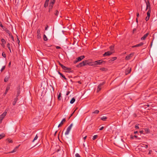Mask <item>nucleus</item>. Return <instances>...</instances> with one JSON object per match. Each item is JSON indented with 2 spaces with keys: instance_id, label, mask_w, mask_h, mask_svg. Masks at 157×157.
<instances>
[{
  "instance_id": "nucleus-2",
  "label": "nucleus",
  "mask_w": 157,
  "mask_h": 157,
  "mask_svg": "<svg viewBox=\"0 0 157 157\" xmlns=\"http://www.w3.org/2000/svg\"><path fill=\"white\" fill-rule=\"evenodd\" d=\"M62 68L65 71L67 72H72L71 69L70 68L64 66H62Z\"/></svg>"
},
{
  "instance_id": "nucleus-18",
  "label": "nucleus",
  "mask_w": 157,
  "mask_h": 157,
  "mask_svg": "<svg viewBox=\"0 0 157 157\" xmlns=\"http://www.w3.org/2000/svg\"><path fill=\"white\" fill-rule=\"evenodd\" d=\"M70 130H71L70 129H69V128H67L66 132H65V134L66 135H68L69 134Z\"/></svg>"
},
{
  "instance_id": "nucleus-15",
  "label": "nucleus",
  "mask_w": 157,
  "mask_h": 157,
  "mask_svg": "<svg viewBox=\"0 0 157 157\" xmlns=\"http://www.w3.org/2000/svg\"><path fill=\"white\" fill-rule=\"evenodd\" d=\"M53 6V5L52 4H49V12H50L51 10L52 9Z\"/></svg>"
},
{
  "instance_id": "nucleus-39",
  "label": "nucleus",
  "mask_w": 157,
  "mask_h": 157,
  "mask_svg": "<svg viewBox=\"0 0 157 157\" xmlns=\"http://www.w3.org/2000/svg\"><path fill=\"white\" fill-rule=\"evenodd\" d=\"M38 138V136H37V135H36L35 137L34 138V139L33 140V141H34L35 140H36Z\"/></svg>"
},
{
  "instance_id": "nucleus-50",
  "label": "nucleus",
  "mask_w": 157,
  "mask_h": 157,
  "mask_svg": "<svg viewBox=\"0 0 157 157\" xmlns=\"http://www.w3.org/2000/svg\"><path fill=\"white\" fill-rule=\"evenodd\" d=\"M104 128V127H103V126H102L101 127V128H99V130H102L103 128Z\"/></svg>"
},
{
  "instance_id": "nucleus-20",
  "label": "nucleus",
  "mask_w": 157,
  "mask_h": 157,
  "mask_svg": "<svg viewBox=\"0 0 157 157\" xmlns=\"http://www.w3.org/2000/svg\"><path fill=\"white\" fill-rule=\"evenodd\" d=\"M5 136V135L4 133H2L0 134V140L2 139Z\"/></svg>"
},
{
  "instance_id": "nucleus-56",
  "label": "nucleus",
  "mask_w": 157,
  "mask_h": 157,
  "mask_svg": "<svg viewBox=\"0 0 157 157\" xmlns=\"http://www.w3.org/2000/svg\"><path fill=\"white\" fill-rule=\"evenodd\" d=\"M74 112H75V111L71 114L70 116L69 117V119L70 118V117H71L72 116V115L73 114V113H74Z\"/></svg>"
},
{
  "instance_id": "nucleus-41",
  "label": "nucleus",
  "mask_w": 157,
  "mask_h": 157,
  "mask_svg": "<svg viewBox=\"0 0 157 157\" xmlns=\"http://www.w3.org/2000/svg\"><path fill=\"white\" fill-rule=\"evenodd\" d=\"M6 33H7L10 35V36L11 33H10V31L9 30H8V29H7L6 30Z\"/></svg>"
},
{
  "instance_id": "nucleus-9",
  "label": "nucleus",
  "mask_w": 157,
  "mask_h": 157,
  "mask_svg": "<svg viewBox=\"0 0 157 157\" xmlns=\"http://www.w3.org/2000/svg\"><path fill=\"white\" fill-rule=\"evenodd\" d=\"M17 97L20 94V86L19 85L17 88Z\"/></svg>"
},
{
  "instance_id": "nucleus-16",
  "label": "nucleus",
  "mask_w": 157,
  "mask_h": 157,
  "mask_svg": "<svg viewBox=\"0 0 157 157\" xmlns=\"http://www.w3.org/2000/svg\"><path fill=\"white\" fill-rule=\"evenodd\" d=\"M10 89V87L9 86H7V87L6 88V90L5 91V93L4 94V95H5L7 93L8 91Z\"/></svg>"
},
{
  "instance_id": "nucleus-57",
  "label": "nucleus",
  "mask_w": 157,
  "mask_h": 157,
  "mask_svg": "<svg viewBox=\"0 0 157 157\" xmlns=\"http://www.w3.org/2000/svg\"><path fill=\"white\" fill-rule=\"evenodd\" d=\"M152 151L151 150H150L148 152V154L149 155L151 154V152Z\"/></svg>"
},
{
  "instance_id": "nucleus-11",
  "label": "nucleus",
  "mask_w": 157,
  "mask_h": 157,
  "mask_svg": "<svg viewBox=\"0 0 157 157\" xmlns=\"http://www.w3.org/2000/svg\"><path fill=\"white\" fill-rule=\"evenodd\" d=\"M149 33H147L145 34L141 38V40H144L148 36Z\"/></svg>"
},
{
  "instance_id": "nucleus-43",
  "label": "nucleus",
  "mask_w": 157,
  "mask_h": 157,
  "mask_svg": "<svg viewBox=\"0 0 157 157\" xmlns=\"http://www.w3.org/2000/svg\"><path fill=\"white\" fill-rule=\"evenodd\" d=\"M75 157H81L80 156L78 153H76L75 154Z\"/></svg>"
},
{
  "instance_id": "nucleus-24",
  "label": "nucleus",
  "mask_w": 157,
  "mask_h": 157,
  "mask_svg": "<svg viewBox=\"0 0 157 157\" xmlns=\"http://www.w3.org/2000/svg\"><path fill=\"white\" fill-rule=\"evenodd\" d=\"M43 39H44V40L45 41H47L48 40V39L47 36L45 34L44 35Z\"/></svg>"
},
{
  "instance_id": "nucleus-7",
  "label": "nucleus",
  "mask_w": 157,
  "mask_h": 157,
  "mask_svg": "<svg viewBox=\"0 0 157 157\" xmlns=\"http://www.w3.org/2000/svg\"><path fill=\"white\" fill-rule=\"evenodd\" d=\"M37 38L38 39H40L41 38L40 34V29H38L37 31Z\"/></svg>"
},
{
  "instance_id": "nucleus-47",
  "label": "nucleus",
  "mask_w": 157,
  "mask_h": 157,
  "mask_svg": "<svg viewBox=\"0 0 157 157\" xmlns=\"http://www.w3.org/2000/svg\"><path fill=\"white\" fill-rule=\"evenodd\" d=\"M56 47L57 49L61 48V47L59 46H56Z\"/></svg>"
},
{
  "instance_id": "nucleus-58",
  "label": "nucleus",
  "mask_w": 157,
  "mask_h": 157,
  "mask_svg": "<svg viewBox=\"0 0 157 157\" xmlns=\"http://www.w3.org/2000/svg\"><path fill=\"white\" fill-rule=\"evenodd\" d=\"M145 147L146 148H148V145H145Z\"/></svg>"
},
{
  "instance_id": "nucleus-37",
  "label": "nucleus",
  "mask_w": 157,
  "mask_h": 157,
  "mask_svg": "<svg viewBox=\"0 0 157 157\" xmlns=\"http://www.w3.org/2000/svg\"><path fill=\"white\" fill-rule=\"evenodd\" d=\"M99 113V111L98 110H96L94 111V112L93 113H94L98 114Z\"/></svg>"
},
{
  "instance_id": "nucleus-13",
  "label": "nucleus",
  "mask_w": 157,
  "mask_h": 157,
  "mask_svg": "<svg viewBox=\"0 0 157 157\" xmlns=\"http://www.w3.org/2000/svg\"><path fill=\"white\" fill-rule=\"evenodd\" d=\"M114 45H111L109 47V49L110 50V52H112V53L114 52Z\"/></svg>"
},
{
  "instance_id": "nucleus-34",
  "label": "nucleus",
  "mask_w": 157,
  "mask_h": 157,
  "mask_svg": "<svg viewBox=\"0 0 157 157\" xmlns=\"http://www.w3.org/2000/svg\"><path fill=\"white\" fill-rule=\"evenodd\" d=\"M48 3L45 2L44 5V7L46 8L48 6Z\"/></svg>"
},
{
  "instance_id": "nucleus-52",
  "label": "nucleus",
  "mask_w": 157,
  "mask_h": 157,
  "mask_svg": "<svg viewBox=\"0 0 157 157\" xmlns=\"http://www.w3.org/2000/svg\"><path fill=\"white\" fill-rule=\"evenodd\" d=\"M70 91H67V93L66 94V95H69V94H70Z\"/></svg>"
},
{
  "instance_id": "nucleus-27",
  "label": "nucleus",
  "mask_w": 157,
  "mask_h": 157,
  "mask_svg": "<svg viewBox=\"0 0 157 157\" xmlns=\"http://www.w3.org/2000/svg\"><path fill=\"white\" fill-rule=\"evenodd\" d=\"M6 140H7L10 143H12L13 142V140L11 139H7Z\"/></svg>"
},
{
  "instance_id": "nucleus-1",
  "label": "nucleus",
  "mask_w": 157,
  "mask_h": 157,
  "mask_svg": "<svg viewBox=\"0 0 157 157\" xmlns=\"http://www.w3.org/2000/svg\"><path fill=\"white\" fill-rule=\"evenodd\" d=\"M87 64H89V63L87 60H85L82 62L78 64L77 65V67H80L82 66L86 65Z\"/></svg>"
},
{
  "instance_id": "nucleus-30",
  "label": "nucleus",
  "mask_w": 157,
  "mask_h": 157,
  "mask_svg": "<svg viewBox=\"0 0 157 157\" xmlns=\"http://www.w3.org/2000/svg\"><path fill=\"white\" fill-rule=\"evenodd\" d=\"M1 42L4 45L6 43V42L4 39L2 38L1 40Z\"/></svg>"
},
{
  "instance_id": "nucleus-12",
  "label": "nucleus",
  "mask_w": 157,
  "mask_h": 157,
  "mask_svg": "<svg viewBox=\"0 0 157 157\" xmlns=\"http://www.w3.org/2000/svg\"><path fill=\"white\" fill-rule=\"evenodd\" d=\"M134 53H132L130 54V55H129L128 56H127L126 57L125 59H128L129 58H132V56H133L134 55Z\"/></svg>"
},
{
  "instance_id": "nucleus-17",
  "label": "nucleus",
  "mask_w": 157,
  "mask_h": 157,
  "mask_svg": "<svg viewBox=\"0 0 157 157\" xmlns=\"http://www.w3.org/2000/svg\"><path fill=\"white\" fill-rule=\"evenodd\" d=\"M10 78V76H6L5 78L4 82H7L9 80Z\"/></svg>"
},
{
  "instance_id": "nucleus-49",
  "label": "nucleus",
  "mask_w": 157,
  "mask_h": 157,
  "mask_svg": "<svg viewBox=\"0 0 157 157\" xmlns=\"http://www.w3.org/2000/svg\"><path fill=\"white\" fill-rule=\"evenodd\" d=\"M135 128L136 129H138L139 128V127L138 125H135Z\"/></svg>"
},
{
  "instance_id": "nucleus-26",
  "label": "nucleus",
  "mask_w": 157,
  "mask_h": 157,
  "mask_svg": "<svg viewBox=\"0 0 157 157\" xmlns=\"http://www.w3.org/2000/svg\"><path fill=\"white\" fill-rule=\"evenodd\" d=\"M107 119V117L105 116H103L101 118V120L103 121H105Z\"/></svg>"
},
{
  "instance_id": "nucleus-42",
  "label": "nucleus",
  "mask_w": 157,
  "mask_h": 157,
  "mask_svg": "<svg viewBox=\"0 0 157 157\" xmlns=\"http://www.w3.org/2000/svg\"><path fill=\"white\" fill-rule=\"evenodd\" d=\"M82 60V59H77V60L75 61H74V63H77V62H78V61H81Z\"/></svg>"
},
{
  "instance_id": "nucleus-45",
  "label": "nucleus",
  "mask_w": 157,
  "mask_h": 157,
  "mask_svg": "<svg viewBox=\"0 0 157 157\" xmlns=\"http://www.w3.org/2000/svg\"><path fill=\"white\" fill-rule=\"evenodd\" d=\"M16 150H17L15 148H14L12 151H11V153H12L16 151Z\"/></svg>"
},
{
  "instance_id": "nucleus-14",
  "label": "nucleus",
  "mask_w": 157,
  "mask_h": 157,
  "mask_svg": "<svg viewBox=\"0 0 157 157\" xmlns=\"http://www.w3.org/2000/svg\"><path fill=\"white\" fill-rule=\"evenodd\" d=\"M131 68H129L127 70L125 71L126 75H127L131 72Z\"/></svg>"
},
{
  "instance_id": "nucleus-64",
  "label": "nucleus",
  "mask_w": 157,
  "mask_h": 157,
  "mask_svg": "<svg viewBox=\"0 0 157 157\" xmlns=\"http://www.w3.org/2000/svg\"><path fill=\"white\" fill-rule=\"evenodd\" d=\"M58 73L60 75L62 73H61V72H60L59 71H58Z\"/></svg>"
},
{
  "instance_id": "nucleus-40",
  "label": "nucleus",
  "mask_w": 157,
  "mask_h": 157,
  "mask_svg": "<svg viewBox=\"0 0 157 157\" xmlns=\"http://www.w3.org/2000/svg\"><path fill=\"white\" fill-rule=\"evenodd\" d=\"M72 125H73V124L72 123L70 125V126L67 128H69V129L71 130V129L72 128Z\"/></svg>"
},
{
  "instance_id": "nucleus-55",
  "label": "nucleus",
  "mask_w": 157,
  "mask_h": 157,
  "mask_svg": "<svg viewBox=\"0 0 157 157\" xmlns=\"http://www.w3.org/2000/svg\"><path fill=\"white\" fill-rule=\"evenodd\" d=\"M2 27H1L2 29H3L4 30H5V28L2 25Z\"/></svg>"
},
{
  "instance_id": "nucleus-62",
  "label": "nucleus",
  "mask_w": 157,
  "mask_h": 157,
  "mask_svg": "<svg viewBox=\"0 0 157 157\" xmlns=\"http://www.w3.org/2000/svg\"><path fill=\"white\" fill-rule=\"evenodd\" d=\"M62 125V124H60V123L58 125V127H60Z\"/></svg>"
},
{
  "instance_id": "nucleus-31",
  "label": "nucleus",
  "mask_w": 157,
  "mask_h": 157,
  "mask_svg": "<svg viewBox=\"0 0 157 157\" xmlns=\"http://www.w3.org/2000/svg\"><path fill=\"white\" fill-rule=\"evenodd\" d=\"M144 130L146 133H148L150 132V130L149 129L146 128L144 129Z\"/></svg>"
},
{
  "instance_id": "nucleus-10",
  "label": "nucleus",
  "mask_w": 157,
  "mask_h": 157,
  "mask_svg": "<svg viewBox=\"0 0 157 157\" xmlns=\"http://www.w3.org/2000/svg\"><path fill=\"white\" fill-rule=\"evenodd\" d=\"M144 44V43L143 42H141L140 44H136L135 45L133 46L132 47V48L142 46Z\"/></svg>"
},
{
  "instance_id": "nucleus-25",
  "label": "nucleus",
  "mask_w": 157,
  "mask_h": 157,
  "mask_svg": "<svg viewBox=\"0 0 157 157\" xmlns=\"http://www.w3.org/2000/svg\"><path fill=\"white\" fill-rule=\"evenodd\" d=\"M61 93H59L58 96V99L60 101L61 100Z\"/></svg>"
},
{
  "instance_id": "nucleus-36",
  "label": "nucleus",
  "mask_w": 157,
  "mask_h": 157,
  "mask_svg": "<svg viewBox=\"0 0 157 157\" xmlns=\"http://www.w3.org/2000/svg\"><path fill=\"white\" fill-rule=\"evenodd\" d=\"M60 75L61 76V77L62 78H64L65 79V80L67 79L65 77V76L64 75H63L62 73Z\"/></svg>"
},
{
  "instance_id": "nucleus-3",
  "label": "nucleus",
  "mask_w": 157,
  "mask_h": 157,
  "mask_svg": "<svg viewBox=\"0 0 157 157\" xmlns=\"http://www.w3.org/2000/svg\"><path fill=\"white\" fill-rule=\"evenodd\" d=\"M146 4V10H147V9L151 10V5L149 1L147 0V1H146V0H145Z\"/></svg>"
},
{
  "instance_id": "nucleus-38",
  "label": "nucleus",
  "mask_w": 157,
  "mask_h": 157,
  "mask_svg": "<svg viewBox=\"0 0 157 157\" xmlns=\"http://www.w3.org/2000/svg\"><path fill=\"white\" fill-rule=\"evenodd\" d=\"M5 67H6L5 65L3 66L1 70V72L2 71L5 69Z\"/></svg>"
},
{
  "instance_id": "nucleus-33",
  "label": "nucleus",
  "mask_w": 157,
  "mask_h": 157,
  "mask_svg": "<svg viewBox=\"0 0 157 157\" xmlns=\"http://www.w3.org/2000/svg\"><path fill=\"white\" fill-rule=\"evenodd\" d=\"M55 2V0H51L49 4H52L54 5Z\"/></svg>"
},
{
  "instance_id": "nucleus-51",
  "label": "nucleus",
  "mask_w": 157,
  "mask_h": 157,
  "mask_svg": "<svg viewBox=\"0 0 157 157\" xmlns=\"http://www.w3.org/2000/svg\"><path fill=\"white\" fill-rule=\"evenodd\" d=\"M109 3V4H113V1H110Z\"/></svg>"
},
{
  "instance_id": "nucleus-5",
  "label": "nucleus",
  "mask_w": 157,
  "mask_h": 157,
  "mask_svg": "<svg viewBox=\"0 0 157 157\" xmlns=\"http://www.w3.org/2000/svg\"><path fill=\"white\" fill-rule=\"evenodd\" d=\"M7 113V112H4L2 114H1L0 116V120L2 121V120L4 118V117L6 116Z\"/></svg>"
},
{
  "instance_id": "nucleus-23",
  "label": "nucleus",
  "mask_w": 157,
  "mask_h": 157,
  "mask_svg": "<svg viewBox=\"0 0 157 157\" xmlns=\"http://www.w3.org/2000/svg\"><path fill=\"white\" fill-rule=\"evenodd\" d=\"M85 58V56L84 55L81 56L77 58L76 59H83Z\"/></svg>"
},
{
  "instance_id": "nucleus-35",
  "label": "nucleus",
  "mask_w": 157,
  "mask_h": 157,
  "mask_svg": "<svg viewBox=\"0 0 157 157\" xmlns=\"http://www.w3.org/2000/svg\"><path fill=\"white\" fill-rule=\"evenodd\" d=\"M97 137H98L97 135H94L93 136L92 139L93 140H94L95 139H96L97 138Z\"/></svg>"
},
{
  "instance_id": "nucleus-8",
  "label": "nucleus",
  "mask_w": 157,
  "mask_h": 157,
  "mask_svg": "<svg viewBox=\"0 0 157 157\" xmlns=\"http://www.w3.org/2000/svg\"><path fill=\"white\" fill-rule=\"evenodd\" d=\"M103 62V61L102 60V59H100L99 60L95 61L94 63L95 65H100Z\"/></svg>"
},
{
  "instance_id": "nucleus-6",
  "label": "nucleus",
  "mask_w": 157,
  "mask_h": 157,
  "mask_svg": "<svg viewBox=\"0 0 157 157\" xmlns=\"http://www.w3.org/2000/svg\"><path fill=\"white\" fill-rule=\"evenodd\" d=\"M112 54V52L110 51H108L107 52H106L104 54H103V56L104 57L106 56H109L111 55Z\"/></svg>"
},
{
  "instance_id": "nucleus-4",
  "label": "nucleus",
  "mask_w": 157,
  "mask_h": 157,
  "mask_svg": "<svg viewBox=\"0 0 157 157\" xmlns=\"http://www.w3.org/2000/svg\"><path fill=\"white\" fill-rule=\"evenodd\" d=\"M105 83L104 82H103L102 83L100 84L98 86L97 89V92H98L101 89V86Z\"/></svg>"
},
{
  "instance_id": "nucleus-29",
  "label": "nucleus",
  "mask_w": 157,
  "mask_h": 157,
  "mask_svg": "<svg viewBox=\"0 0 157 157\" xmlns=\"http://www.w3.org/2000/svg\"><path fill=\"white\" fill-rule=\"evenodd\" d=\"M66 121V120L65 118H64L63 119L62 121L60 123V124L63 125L64 122Z\"/></svg>"
},
{
  "instance_id": "nucleus-22",
  "label": "nucleus",
  "mask_w": 157,
  "mask_h": 157,
  "mask_svg": "<svg viewBox=\"0 0 157 157\" xmlns=\"http://www.w3.org/2000/svg\"><path fill=\"white\" fill-rule=\"evenodd\" d=\"M75 99L74 98H72L70 101V103L71 104L73 103L75 101Z\"/></svg>"
},
{
  "instance_id": "nucleus-21",
  "label": "nucleus",
  "mask_w": 157,
  "mask_h": 157,
  "mask_svg": "<svg viewBox=\"0 0 157 157\" xmlns=\"http://www.w3.org/2000/svg\"><path fill=\"white\" fill-rule=\"evenodd\" d=\"M151 13V10H148V11L147 12V16L149 17L150 15V13Z\"/></svg>"
},
{
  "instance_id": "nucleus-53",
  "label": "nucleus",
  "mask_w": 157,
  "mask_h": 157,
  "mask_svg": "<svg viewBox=\"0 0 157 157\" xmlns=\"http://www.w3.org/2000/svg\"><path fill=\"white\" fill-rule=\"evenodd\" d=\"M136 16H137V17H138L139 16V13H137Z\"/></svg>"
},
{
  "instance_id": "nucleus-61",
  "label": "nucleus",
  "mask_w": 157,
  "mask_h": 157,
  "mask_svg": "<svg viewBox=\"0 0 157 157\" xmlns=\"http://www.w3.org/2000/svg\"><path fill=\"white\" fill-rule=\"evenodd\" d=\"M86 137H87V136H85V137H84L83 138V139H84V140H85L86 139Z\"/></svg>"
},
{
  "instance_id": "nucleus-32",
  "label": "nucleus",
  "mask_w": 157,
  "mask_h": 157,
  "mask_svg": "<svg viewBox=\"0 0 157 157\" xmlns=\"http://www.w3.org/2000/svg\"><path fill=\"white\" fill-rule=\"evenodd\" d=\"M7 47L10 50V52H11V49H10V43H8L7 44Z\"/></svg>"
},
{
  "instance_id": "nucleus-44",
  "label": "nucleus",
  "mask_w": 157,
  "mask_h": 157,
  "mask_svg": "<svg viewBox=\"0 0 157 157\" xmlns=\"http://www.w3.org/2000/svg\"><path fill=\"white\" fill-rule=\"evenodd\" d=\"M149 18V17H148L147 16L145 18V20L146 21H147L148 20Z\"/></svg>"
},
{
  "instance_id": "nucleus-48",
  "label": "nucleus",
  "mask_w": 157,
  "mask_h": 157,
  "mask_svg": "<svg viewBox=\"0 0 157 157\" xmlns=\"http://www.w3.org/2000/svg\"><path fill=\"white\" fill-rule=\"evenodd\" d=\"M58 63H59V64L60 66L61 67H62V66H63V64H61L60 62L58 61Z\"/></svg>"
},
{
  "instance_id": "nucleus-54",
  "label": "nucleus",
  "mask_w": 157,
  "mask_h": 157,
  "mask_svg": "<svg viewBox=\"0 0 157 157\" xmlns=\"http://www.w3.org/2000/svg\"><path fill=\"white\" fill-rule=\"evenodd\" d=\"M48 25H47L46 26V27H45V30H47V29H48Z\"/></svg>"
},
{
  "instance_id": "nucleus-63",
  "label": "nucleus",
  "mask_w": 157,
  "mask_h": 157,
  "mask_svg": "<svg viewBox=\"0 0 157 157\" xmlns=\"http://www.w3.org/2000/svg\"><path fill=\"white\" fill-rule=\"evenodd\" d=\"M62 125V124H60V123L58 125V127H60Z\"/></svg>"
},
{
  "instance_id": "nucleus-60",
  "label": "nucleus",
  "mask_w": 157,
  "mask_h": 157,
  "mask_svg": "<svg viewBox=\"0 0 157 157\" xmlns=\"http://www.w3.org/2000/svg\"><path fill=\"white\" fill-rule=\"evenodd\" d=\"M140 132L141 134L143 132V131L142 130H141L140 131Z\"/></svg>"
},
{
  "instance_id": "nucleus-19",
  "label": "nucleus",
  "mask_w": 157,
  "mask_h": 157,
  "mask_svg": "<svg viewBox=\"0 0 157 157\" xmlns=\"http://www.w3.org/2000/svg\"><path fill=\"white\" fill-rule=\"evenodd\" d=\"M17 97L16 98H15L14 99V101L13 103V105H14L16 104L17 102Z\"/></svg>"
},
{
  "instance_id": "nucleus-59",
  "label": "nucleus",
  "mask_w": 157,
  "mask_h": 157,
  "mask_svg": "<svg viewBox=\"0 0 157 157\" xmlns=\"http://www.w3.org/2000/svg\"><path fill=\"white\" fill-rule=\"evenodd\" d=\"M121 140L122 141V142L121 143V144H123V139H121Z\"/></svg>"
},
{
  "instance_id": "nucleus-28",
  "label": "nucleus",
  "mask_w": 157,
  "mask_h": 157,
  "mask_svg": "<svg viewBox=\"0 0 157 157\" xmlns=\"http://www.w3.org/2000/svg\"><path fill=\"white\" fill-rule=\"evenodd\" d=\"M59 13V11L57 10H56L55 11V13H54V14L56 16H58V13Z\"/></svg>"
},
{
  "instance_id": "nucleus-46",
  "label": "nucleus",
  "mask_w": 157,
  "mask_h": 157,
  "mask_svg": "<svg viewBox=\"0 0 157 157\" xmlns=\"http://www.w3.org/2000/svg\"><path fill=\"white\" fill-rule=\"evenodd\" d=\"M2 56L4 58L6 57V54L4 52L2 53Z\"/></svg>"
}]
</instances>
